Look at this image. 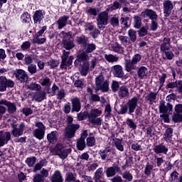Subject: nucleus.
Listing matches in <instances>:
<instances>
[{
    "instance_id": "nucleus-1",
    "label": "nucleus",
    "mask_w": 182,
    "mask_h": 182,
    "mask_svg": "<svg viewBox=\"0 0 182 182\" xmlns=\"http://www.w3.org/2000/svg\"><path fill=\"white\" fill-rule=\"evenodd\" d=\"M96 50V45L95 43H86L84 46L82 51L78 54V59L80 60L87 61L92 58V52Z\"/></svg>"
},
{
    "instance_id": "nucleus-2",
    "label": "nucleus",
    "mask_w": 182,
    "mask_h": 182,
    "mask_svg": "<svg viewBox=\"0 0 182 182\" xmlns=\"http://www.w3.org/2000/svg\"><path fill=\"white\" fill-rule=\"evenodd\" d=\"M87 116L88 121L94 126L102 125V118L99 117V116H102V111L97 109H91L90 112L87 114Z\"/></svg>"
},
{
    "instance_id": "nucleus-3",
    "label": "nucleus",
    "mask_w": 182,
    "mask_h": 182,
    "mask_svg": "<svg viewBox=\"0 0 182 182\" xmlns=\"http://www.w3.org/2000/svg\"><path fill=\"white\" fill-rule=\"evenodd\" d=\"M95 85L97 90L109 91V82L103 78V75H100L95 78Z\"/></svg>"
},
{
    "instance_id": "nucleus-4",
    "label": "nucleus",
    "mask_w": 182,
    "mask_h": 182,
    "mask_svg": "<svg viewBox=\"0 0 182 182\" xmlns=\"http://www.w3.org/2000/svg\"><path fill=\"white\" fill-rule=\"evenodd\" d=\"M109 21V14L107 11L101 12L97 18V25L100 29L107 25Z\"/></svg>"
},
{
    "instance_id": "nucleus-5",
    "label": "nucleus",
    "mask_w": 182,
    "mask_h": 182,
    "mask_svg": "<svg viewBox=\"0 0 182 182\" xmlns=\"http://www.w3.org/2000/svg\"><path fill=\"white\" fill-rule=\"evenodd\" d=\"M14 81L6 79L5 76L0 77V92H5L7 87H14Z\"/></svg>"
},
{
    "instance_id": "nucleus-6",
    "label": "nucleus",
    "mask_w": 182,
    "mask_h": 182,
    "mask_svg": "<svg viewBox=\"0 0 182 182\" xmlns=\"http://www.w3.org/2000/svg\"><path fill=\"white\" fill-rule=\"evenodd\" d=\"M25 127L26 125L24 123H21L18 127H17L15 124H12L11 133L13 136H14L15 137H20V136H22L25 130Z\"/></svg>"
},
{
    "instance_id": "nucleus-7",
    "label": "nucleus",
    "mask_w": 182,
    "mask_h": 182,
    "mask_svg": "<svg viewBox=\"0 0 182 182\" xmlns=\"http://www.w3.org/2000/svg\"><path fill=\"white\" fill-rule=\"evenodd\" d=\"M59 147H62L60 144H58L55 147V151L57 156H59L63 160H65L66 157H68V154L72 151L71 149H60Z\"/></svg>"
},
{
    "instance_id": "nucleus-8",
    "label": "nucleus",
    "mask_w": 182,
    "mask_h": 182,
    "mask_svg": "<svg viewBox=\"0 0 182 182\" xmlns=\"http://www.w3.org/2000/svg\"><path fill=\"white\" fill-rule=\"evenodd\" d=\"M15 76L17 80H19L21 83H25L29 79L28 73L22 69L17 70Z\"/></svg>"
},
{
    "instance_id": "nucleus-9",
    "label": "nucleus",
    "mask_w": 182,
    "mask_h": 182,
    "mask_svg": "<svg viewBox=\"0 0 182 182\" xmlns=\"http://www.w3.org/2000/svg\"><path fill=\"white\" fill-rule=\"evenodd\" d=\"M159 107L160 113H166L167 114H168V113H170V112L173 110V105L170 103H167L166 105V102L164 101L160 102Z\"/></svg>"
},
{
    "instance_id": "nucleus-10",
    "label": "nucleus",
    "mask_w": 182,
    "mask_h": 182,
    "mask_svg": "<svg viewBox=\"0 0 182 182\" xmlns=\"http://www.w3.org/2000/svg\"><path fill=\"white\" fill-rule=\"evenodd\" d=\"M0 105L6 106L7 111L10 114H12L16 112V105L15 103L6 101V100H0Z\"/></svg>"
},
{
    "instance_id": "nucleus-11",
    "label": "nucleus",
    "mask_w": 182,
    "mask_h": 182,
    "mask_svg": "<svg viewBox=\"0 0 182 182\" xmlns=\"http://www.w3.org/2000/svg\"><path fill=\"white\" fill-rule=\"evenodd\" d=\"M11 140V132H0V147L8 144V142Z\"/></svg>"
},
{
    "instance_id": "nucleus-12",
    "label": "nucleus",
    "mask_w": 182,
    "mask_h": 182,
    "mask_svg": "<svg viewBox=\"0 0 182 182\" xmlns=\"http://www.w3.org/2000/svg\"><path fill=\"white\" fill-rule=\"evenodd\" d=\"M173 8L174 6L173 5V2L170 0H165L164 2V14L165 16H170V14H171V11H173Z\"/></svg>"
},
{
    "instance_id": "nucleus-13",
    "label": "nucleus",
    "mask_w": 182,
    "mask_h": 182,
    "mask_svg": "<svg viewBox=\"0 0 182 182\" xmlns=\"http://www.w3.org/2000/svg\"><path fill=\"white\" fill-rule=\"evenodd\" d=\"M137 97H133L129 100L127 103L129 110V114H132V113H134V110H136V107H137Z\"/></svg>"
},
{
    "instance_id": "nucleus-14",
    "label": "nucleus",
    "mask_w": 182,
    "mask_h": 182,
    "mask_svg": "<svg viewBox=\"0 0 182 182\" xmlns=\"http://www.w3.org/2000/svg\"><path fill=\"white\" fill-rule=\"evenodd\" d=\"M119 171H120L119 166L114 164L112 166L107 168L105 173L107 177H114Z\"/></svg>"
},
{
    "instance_id": "nucleus-15",
    "label": "nucleus",
    "mask_w": 182,
    "mask_h": 182,
    "mask_svg": "<svg viewBox=\"0 0 182 182\" xmlns=\"http://www.w3.org/2000/svg\"><path fill=\"white\" fill-rule=\"evenodd\" d=\"M154 151L156 154H167V151H168V148L164 144H161L154 146Z\"/></svg>"
},
{
    "instance_id": "nucleus-16",
    "label": "nucleus",
    "mask_w": 182,
    "mask_h": 182,
    "mask_svg": "<svg viewBox=\"0 0 182 182\" xmlns=\"http://www.w3.org/2000/svg\"><path fill=\"white\" fill-rule=\"evenodd\" d=\"M78 129L75 128V127H72L70 125L67 126L65 130V136L67 139H72L75 137V133H76V130Z\"/></svg>"
},
{
    "instance_id": "nucleus-17",
    "label": "nucleus",
    "mask_w": 182,
    "mask_h": 182,
    "mask_svg": "<svg viewBox=\"0 0 182 182\" xmlns=\"http://www.w3.org/2000/svg\"><path fill=\"white\" fill-rule=\"evenodd\" d=\"M112 73L116 77H123V68L122 65H116L112 68Z\"/></svg>"
},
{
    "instance_id": "nucleus-18",
    "label": "nucleus",
    "mask_w": 182,
    "mask_h": 182,
    "mask_svg": "<svg viewBox=\"0 0 182 182\" xmlns=\"http://www.w3.org/2000/svg\"><path fill=\"white\" fill-rule=\"evenodd\" d=\"M141 15L144 16V18H150L151 21H156L157 19V14L151 9L145 10L141 14Z\"/></svg>"
},
{
    "instance_id": "nucleus-19",
    "label": "nucleus",
    "mask_w": 182,
    "mask_h": 182,
    "mask_svg": "<svg viewBox=\"0 0 182 182\" xmlns=\"http://www.w3.org/2000/svg\"><path fill=\"white\" fill-rule=\"evenodd\" d=\"M69 19V16H63L58 18L57 21V25L58 29H63L66 25H68V21Z\"/></svg>"
},
{
    "instance_id": "nucleus-20",
    "label": "nucleus",
    "mask_w": 182,
    "mask_h": 182,
    "mask_svg": "<svg viewBox=\"0 0 182 182\" xmlns=\"http://www.w3.org/2000/svg\"><path fill=\"white\" fill-rule=\"evenodd\" d=\"M173 128L171 127L166 128L165 133L164 134L163 139L167 143H168V141H171V139H173Z\"/></svg>"
},
{
    "instance_id": "nucleus-21",
    "label": "nucleus",
    "mask_w": 182,
    "mask_h": 182,
    "mask_svg": "<svg viewBox=\"0 0 182 182\" xmlns=\"http://www.w3.org/2000/svg\"><path fill=\"white\" fill-rule=\"evenodd\" d=\"M44 15H45V13L43 11H42L41 10H37L33 16L34 23H38V22H39V23H41V21H42V19H43Z\"/></svg>"
},
{
    "instance_id": "nucleus-22",
    "label": "nucleus",
    "mask_w": 182,
    "mask_h": 182,
    "mask_svg": "<svg viewBox=\"0 0 182 182\" xmlns=\"http://www.w3.org/2000/svg\"><path fill=\"white\" fill-rule=\"evenodd\" d=\"M47 140L49 143H56L58 141V132L53 131L47 134Z\"/></svg>"
},
{
    "instance_id": "nucleus-23",
    "label": "nucleus",
    "mask_w": 182,
    "mask_h": 182,
    "mask_svg": "<svg viewBox=\"0 0 182 182\" xmlns=\"http://www.w3.org/2000/svg\"><path fill=\"white\" fill-rule=\"evenodd\" d=\"M73 63V56L71 55L70 56L68 60L61 61L60 68L61 69H64L65 70H66L68 68L72 65Z\"/></svg>"
},
{
    "instance_id": "nucleus-24",
    "label": "nucleus",
    "mask_w": 182,
    "mask_h": 182,
    "mask_svg": "<svg viewBox=\"0 0 182 182\" xmlns=\"http://www.w3.org/2000/svg\"><path fill=\"white\" fill-rule=\"evenodd\" d=\"M136 64L132 60H126L125 63V70L127 72H132V70H134L137 66Z\"/></svg>"
},
{
    "instance_id": "nucleus-25",
    "label": "nucleus",
    "mask_w": 182,
    "mask_h": 182,
    "mask_svg": "<svg viewBox=\"0 0 182 182\" xmlns=\"http://www.w3.org/2000/svg\"><path fill=\"white\" fill-rule=\"evenodd\" d=\"M149 71L147 70V68H146L145 66H141L138 68L137 75L139 79H143L144 77H146Z\"/></svg>"
},
{
    "instance_id": "nucleus-26",
    "label": "nucleus",
    "mask_w": 182,
    "mask_h": 182,
    "mask_svg": "<svg viewBox=\"0 0 182 182\" xmlns=\"http://www.w3.org/2000/svg\"><path fill=\"white\" fill-rule=\"evenodd\" d=\"M63 48H65L66 50H70L71 49H73L75 48V43L72 40H67V39L63 40Z\"/></svg>"
},
{
    "instance_id": "nucleus-27",
    "label": "nucleus",
    "mask_w": 182,
    "mask_h": 182,
    "mask_svg": "<svg viewBox=\"0 0 182 182\" xmlns=\"http://www.w3.org/2000/svg\"><path fill=\"white\" fill-rule=\"evenodd\" d=\"M119 97H129V88L126 86H122L118 90Z\"/></svg>"
},
{
    "instance_id": "nucleus-28",
    "label": "nucleus",
    "mask_w": 182,
    "mask_h": 182,
    "mask_svg": "<svg viewBox=\"0 0 182 182\" xmlns=\"http://www.w3.org/2000/svg\"><path fill=\"white\" fill-rule=\"evenodd\" d=\"M33 134L36 139L42 140L45 137V130L36 129L33 131Z\"/></svg>"
},
{
    "instance_id": "nucleus-29",
    "label": "nucleus",
    "mask_w": 182,
    "mask_h": 182,
    "mask_svg": "<svg viewBox=\"0 0 182 182\" xmlns=\"http://www.w3.org/2000/svg\"><path fill=\"white\" fill-rule=\"evenodd\" d=\"M72 104H73V110L75 112H80L81 109L80 106V100L79 98H73L72 100Z\"/></svg>"
},
{
    "instance_id": "nucleus-30",
    "label": "nucleus",
    "mask_w": 182,
    "mask_h": 182,
    "mask_svg": "<svg viewBox=\"0 0 182 182\" xmlns=\"http://www.w3.org/2000/svg\"><path fill=\"white\" fill-rule=\"evenodd\" d=\"M122 8V4L119 1H114L113 4L108 6L107 9V12H113L116 9H120Z\"/></svg>"
},
{
    "instance_id": "nucleus-31",
    "label": "nucleus",
    "mask_w": 182,
    "mask_h": 182,
    "mask_svg": "<svg viewBox=\"0 0 182 182\" xmlns=\"http://www.w3.org/2000/svg\"><path fill=\"white\" fill-rule=\"evenodd\" d=\"M52 182H63V178H62V174L58 171H55L53 176L51 177Z\"/></svg>"
},
{
    "instance_id": "nucleus-32",
    "label": "nucleus",
    "mask_w": 182,
    "mask_h": 182,
    "mask_svg": "<svg viewBox=\"0 0 182 182\" xmlns=\"http://www.w3.org/2000/svg\"><path fill=\"white\" fill-rule=\"evenodd\" d=\"M82 62H85L86 65H88V68L90 69H95L96 68V65H97V58L95 57H93L91 60L89 62V60L85 61L82 60Z\"/></svg>"
},
{
    "instance_id": "nucleus-33",
    "label": "nucleus",
    "mask_w": 182,
    "mask_h": 182,
    "mask_svg": "<svg viewBox=\"0 0 182 182\" xmlns=\"http://www.w3.org/2000/svg\"><path fill=\"white\" fill-rule=\"evenodd\" d=\"M112 149L109 147L105 148V149H101L99 151V154L102 160H105L109 154Z\"/></svg>"
},
{
    "instance_id": "nucleus-34",
    "label": "nucleus",
    "mask_w": 182,
    "mask_h": 182,
    "mask_svg": "<svg viewBox=\"0 0 182 182\" xmlns=\"http://www.w3.org/2000/svg\"><path fill=\"white\" fill-rule=\"evenodd\" d=\"M105 59L111 63H113L114 62H117L119 60V57L117 55H114L113 54H105Z\"/></svg>"
},
{
    "instance_id": "nucleus-35",
    "label": "nucleus",
    "mask_w": 182,
    "mask_h": 182,
    "mask_svg": "<svg viewBox=\"0 0 182 182\" xmlns=\"http://www.w3.org/2000/svg\"><path fill=\"white\" fill-rule=\"evenodd\" d=\"M123 139H116L114 140V146L119 151H124V147L123 146Z\"/></svg>"
},
{
    "instance_id": "nucleus-36",
    "label": "nucleus",
    "mask_w": 182,
    "mask_h": 182,
    "mask_svg": "<svg viewBox=\"0 0 182 182\" xmlns=\"http://www.w3.org/2000/svg\"><path fill=\"white\" fill-rule=\"evenodd\" d=\"M27 87L30 90H33L36 92H38V91L41 90V89H42V87L41 86V85L37 84L36 82H31V83L28 84L27 85Z\"/></svg>"
},
{
    "instance_id": "nucleus-37",
    "label": "nucleus",
    "mask_w": 182,
    "mask_h": 182,
    "mask_svg": "<svg viewBox=\"0 0 182 182\" xmlns=\"http://www.w3.org/2000/svg\"><path fill=\"white\" fill-rule=\"evenodd\" d=\"M21 21L23 23H29L31 22V15L28 12H25L21 16Z\"/></svg>"
},
{
    "instance_id": "nucleus-38",
    "label": "nucleus",
    "mask_w": 182,
    "mask_h": 182,
    "mask_svg": "<svg viewBox=\"0 0 182 182\" xmlns=\"http://www.w3.org/2000/svg\"><path fill=\"white\" fill-rule=\"evenodd\" d=\"M77 147L78 150H85L86 147V142H85V138H80L77 140Z\"/></svg>"
},
{
    "instance_id": "nucleus-39",
    "label": "nucleus",
    "mask_w": 182,
    "mask_h": 182,
    "mask_svg": "<svg viewBox=\"0 0 182 182\" xmlns=\"http://www.w3.org/2000/svg\"><path fill=\"white\" fill-rule=\"evenodd\" d=\"M109 23L113 28H119V16H114L109 20Z\"/></svg>"
},
{
    "instance_id": "nucleus-40",
    "label": "nucleus",
    "mask_w": 182,
    "mask_h": 182,
    "mask_svg": "<svg viewBox=\"0 0 182 182\" xmlns=\"http://www.w3.org/2000/svg\"><path fill=\"white\" fill-rule=\"evenodd\" d=\"M118 38L120 41L122 45H123V46H127L129 45H130V41H129V38H127V36H118Z\"/></svg>"
},
{
    "instance_id": "nucleus-41",
    "label": "nucleus",
    "mask_w": 182,
    "mask_h": 182,
    "mask_svg": "<svg viewBox=\"0 0 182 182\" xmlns=\"http://www.w3.org/2000/svg\"><path fill=\"white\" fill-rule=\"evenodd\" d=\"M128 36L132 42H136V41L137 40V33L133 29H130L128 31Z\"/></svg>"
},
{
    "instance_id": "nucleus-42",
    "label": "nucleus",
    "mask_w": 182,
    "mask_h": 182,
    "mask_svg": "<svg viewBox=\"0 0 182 182\" xmlns=\"http://www.w3.org/2000/svg\"><path fill=\"white\" fill-rule=\"evenodd\" d=\"M77 42L78 45H86L87 42H89V39L87 37L85 36H81L79 37H77Z\"/></svg>"
},
{
    "instance_id": "nucleus-43",
    "label": "nucleus",
    "mask_w": 182,
    "mask_h": 182,
    "mask_svg": "<svg viewBox=\"0 0 182 182\" xmlns=\"http://www.w3.org/2000/svg\"><path fill=\"white\" fill-rule=\"evenodd\" d=\"M112 50L116 53H123V52H124V48L119 43L112 45Z\"/></svg>"
},
{
    "instance_id": "nucleus-44",
    "label": "nucleus",
    "mask_w": 182,
    "mask_h": 182,
    "mask_svg": "<svg viewBox=\"0 0 182 182\" xmlns=\"http://www.w3.org/2000/svg\"><path fill=\"white\" fill-rule=\"evenodd\" d=\"M46 42V38H41L34 36L33 38V43H37V45H43Z\"/></svg>"
},
{
    "instance_id": "nucleus-45",
    "label": "nucleus",
    "mask_w": 182,
    "mask_h": 182,
    "mask_svg": "<svg viewBox=\"0 0 182 182\" xmlns=\"http://www.w3.org/2000/svg\"><path fill=\"white\" fill-rule=\"evenodd\" d=\"M172 120L174 123H180L182 122V114L175 112L172 116Z\"/></svg>"
},
{
    "instance_id": "nucleus-46",
    "label": "nucleus",
    "mask_w": 182,
    "mask_h": 182,
    "mask_svg": "<svg viewBox=\"0 0 182 182\" xmlns=\"http://www.w3.org/2000/svg\"><path fill=\"white\" fill-rule=\"evenodd\" d=\"M45 97H46V92H41L36 95L34 99L36 102H42V100H45Z\"/></svg>"
},
{
    "instance_id": "nucleus-47",
    "label": "nucleus",
    "mask_w": 182,
    "mask_h": 182,
    "mask_svg": "<svg viewBox=\"0 0 182 182\" xmlns=\"http://www.w3.org/2000/svg\"><path fill=\"white\" fill-rule=\"evenodd\" d=\"M46 161L42 160L39 163L36 164V165L34 166L33 172L36 173L38 171L41 170L43 167V166H46Z\"/></svg>"
},
{
    "instance_id": "nucleus-48",
    "label": "nucleus",
    "mask_w": 182,
    "mask_h": 182,
    "mask_svg": "<svg viewBox=\"0 0 182 182\" xmlns=\"http://www.w3.org/2000/svg\"><path fill=\"white\" fill-rule=\"evenodd\" d=\"M98 12H99V10L97 8L89 7L86 10V13L87 14V15H90L92 16H96Z\"/></svg>"
},
{
    "instance_id": "nucleus-49",
    "label": "nucleus",
    "mask_w": 182,
    "mask_h": 182,
    "mask_svg": "<svg viewBox=\"0 0 182 182\" xmlns=\"http://www.w3.org/2000/svg\"><path fill=\"white\" fill-rule=\"evenodd\" d=\"M157 99V92H151L147 96H146V100L148 102H150L151 103H153L154 100Z\"/></svg>"
},
{
    "instance_id": "nucleus-50",
    "label": "nucleus",
    "mask_w": 182,
    "mask_h": 182,
    "mask_svg": "<svg viewBox=\"0 0 182 182\" xmlns=\"http://www.w3.org/2000/svg\"><path fill=\"white\" fill-rule=\"evenodd\" d=\"M73 118L72 117H67V126H71V127H74L75 129H79L80 126L77 124H73Z\"/></svg>"
},
{
    "instance_id": "nucleus-51",
    "label": "nucleus",
    "mask_w": 182,
    "mask_h": 182,
    "mask_svg": "<svg viewBox=\"0 0 182 182\" xmlns=\"http://www.w3.org/2000/svg\"><path fill=\"white\" fill-rule=\"evenodd\" d=\"M89 69H90L89 68L88 65H86L85 62H83L82 66V69H81V75L82 76H86L87 75V73L89 72Z\"/></svg>"
},
{
    "instance_id": "nucleus-52",
    "label": "nucleus",
    "mask_w": 182,
    "mask_h": 182,
    "mask_svg": "<svg viewBox=\"0 0 182 182\" xmlns=\"http://www.w3.org/2000/svg\"><path fill=\"white\" fill-rule=\"evenodd\" d=\"M26 163L28 166V167H33V164L36 163V158L33 156L27 158V159L26 160Z\"/></svg>"
},
{
    "instance_id": "nucleus-53",
    "label": "nucleus",
    "mask_w": 182,
    "mask_h": 182,
    "mask_svg": "<svg viewBox=\"0 0 182 182\" xmlns=\"http://www.w3.org/2000/svg\"><path fill=\"white\" fill-rule=\"evenodd\" d=\"M28 70L31 75H35L36 72H38L36 65L34 64H31L30 65L28 66Z\"/></svg>"
},
{
    "instance_id": "nucleus-54",
    "label": "nucleus",
    "mask_w": 182,
    "mask_h": 182,
    "mask_svg": "<svg viewBox=\"0 0 182 182\" xmlns=\"http://www.w3.org/2000/svg\"><path fill=\"white\" fill-rule=\"evenodd\" d=\"M149 31V27H141L139 31H138L139 36L143 37L147 35Z\"/></svg>"
},
{
    "instance_id": "nucleus-55",
    "label": "nucleus",
    "mask_w": 182,
    "mask_h": 182,
    "mask_svg": "<svg viewBox=\"0 0 182 182\" xmlns=\"http://www.w3.org/2000/svg\"><path fill=\"white\" fill-rule=\"evenodd\" d=\"M141 26V18L140 16L134 17V28L139 29Z\"/></svg>"
},
{
    "instance_id": "nucleus-56",
    "label": "nucleus",
    "mask_w": 182,
    "mask_h": 182,
    "mask_svg": "<svg viewBox=\"0 0 182 182\" xmlns=\"http://www.w3.org/2000/svg\"><path fill=\"white\" fill-rule=\"evenodd\" d=\"M41 86H46V87H50L52 82H50V79L49 77H46L41 82Z\"/></svg>"
},
{
    "instance_id": "nucleus-57",
    "label": "nucleus",
    "mask_w": 182,
    "mask_h": 182,
    "mask_svg": "<svg viewBox=\"0 0 182 182\" xmlns=\"http://www.w3.org/2000/svg\"><path fill=\"white\" fill-rule=\"evenodd\" d=\"M48 66H50L51 69H55L59 66V61L56 60H50L48 61Z\"/></svg>"
},
{
    "instance_id": "nucleus-58",
    "label": "nucleus",
    "mask_w": 182,
    "mask_h": 182,
    "mask_svg": "<svg viewBox=\"0 0 182 182\" xmlns=\"http://www.w3.org/2000/svg\"><path fill=\"white\" fill-rule=\"evenodd\" d=\"M122 177L128 181H132V180H133V176H132V173L129 171H124L122 174Z\"/></svg>"
},
{
    "instance_id": "nucleus-59",
    "label": "nucleus",
    "mask_w": 182,
    "mask_h": 182,
    "mask_svg": "<svg viewBox=\"0 0 182 182\" xmlns=\"http://www.w3.org/2000/svg\"><path fill=\"white\" fill-rule=\"evenodd\" d=\"M132 60L136 65L141 60V55L136 53L132 56Z\"/></svg>"
},
{
    "instance_id": "nucleus-60",
    "label": "nucleus",
    "mask_w": 182,
    "mask_h": 182,
    "mask_svg": "<svg viewBox=\"0 0 182 182\" xmlns=\"http://www.w3.org/2000/svg\"><path fill=\"white\" fill-rule=\"evenodd\" d=\"M95 141L96 140L93 136H89L87 138V145H88L89 147H92V146H95Z\"/></svg>"
},
{
    "instance_id": "nucleus-61",
    "label": "nucleus",
    "mask_w": 182,
    "mask_h": 182,
    "mask_svg": "<svg viewBox=\"0 0 182 182\" xmlns=\"http://www.w3.org/2000/svg\"><path fill=\"white\" fill-rule=\"evenodd\" d=\"M21 48L23 50H28V49H31V42L26 41L23 43L22 45L21 46Z\"/></svg>"
},
{
    "instance_id": "nucleus-62",
    "label": "nucleus",
    "mask_w": 182,
    "mask_h": 182,
    "mask_svg": "<svg viewBox=\"0 0 182 182\" xmlns=\"http://www.w3.org/2000/svg\"><path fill=\"white\" fill-rule=\"evenodd\" d=\"M127 126H129L130 127V129H134L137 127V126L136 125L134 122H133V120L130 119H127Z\"/></svg>"
},
{
    "instance_id": "nucleus-63",
    "label": "nucleus",
    "mask_w": 182,
    "mask_h": 182,
    "mask_svg": "<svg viewBox=\"0 0 182 182\" xmlns=\"http://www.w3.org/2000/svg\"><path fill=\"white\" fill-rule=\"evenodd\" d=\"M176 90L178 92V93H182V81L181 80L176 81Z\"/></svg>"
},
{
    "instance_id": "nucleus-64",
    "label": "nucleus",
    "mask_w": 182,
    "mask_h": 182,
    "mask_svg": "<svg viewBox=\"0 0 182 182\" xmlns=\"http://www.w3.org/2000/svg\"><path fill=\"white\" fill-rule=\"evenodd\" d=\"M174 110H175L176 113L181 114L182 113V105L181 104L176 105L174 107Z\"/></svg>"
}]
</instances>
